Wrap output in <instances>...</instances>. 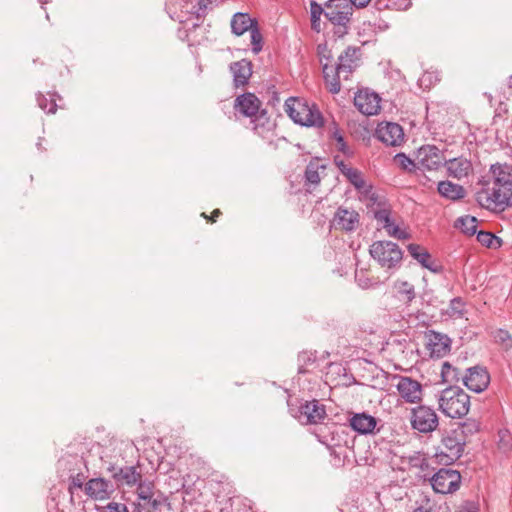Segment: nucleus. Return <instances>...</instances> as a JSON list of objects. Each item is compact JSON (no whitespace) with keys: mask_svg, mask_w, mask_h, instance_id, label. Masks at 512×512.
<instances>
[{"mask_svg":"<svg viewBox=\"0 0 512 512\" xmlns=\"http://www.w3.org/2000/svg\"><path fill=\"white\" fill-rule=\"evenodd\" d=\"M425 454L421 452H414L412 455L408 457V465L411 468H418L421 465L425 464Z\"/></svg>","mask_w":512,"mask_h":512,"instance_id":"nucleus-47","label":"nucleus"},{"mask_svg":"<svg viewBox=\"0 0 512 512\" xmlns=\"http://www.w3.org/2000/svg\"><path fill=\"white\" fill-rule=\"evenodd\" d=\"M135 486H137L138 501L161 493L160 491L155 490L153 482L148 480L143 481L141 479Z\"/></svg>","mask_w":512,"mask_h":512,"instance_id":"nucleus-36","label":"nucleus"},{"mask_svg":"<svg viewBox=\"0 0 512 512\" xmlns=\"http://www.w3.org/2000/svg\"><path fill=\"white\" fill-rule=\"evenodd\" d=\"M477 202L491 211H504L512 207V174L507 163L490 166L489 177L476 193Z\"/></svg>","mask_w":512,"mask_h":512,"instance_id":"nucleus-1","label":"nucleus"},{"mask_svg":"<svg viewBox=\"0 0 512 512\" xmlns=\"http://www.w3.org/2000/svg\"><path fill=\"white\" fill-rule=\"evenodd\" d=\"M493 337L496 343H499L505 351L512 350V336L504 329H497L493 333Z\"/></svg>","mask_w":512,"mask_h":512,"instance_id":"nucleus-39","label":"nucleus"},{"mask_svg":"<svg viewBox=\"0 0 512 512\" xmlns=\"http://www.w3.org/2000/svg\"><path fill=\"white\" fill-rule=\"evenodd\" d=\"M39 2H40V4H41V5H42V7H43L44 5H47L48 3H50V2H51V0H39Z\"/></svg>","mask_w":512,"mask_h":512,"instance_id":"nucleus-61","label":"nucleus"},{"mask_svg":"<svg viewBox=\"0 0 512 512\" xmlns=\"http://www.w3.org/2000/svg\"><path fill=\"white\" fill-rule=\"evenodd\" d=\"M331 138L336 141L337 149L340 152L347 156H350L352 154V151L345 142L342 131L340 130L338 124L335 121L332 122Z\"/></svg>","mask_w":512,"mask_h":512,"instance_id":"nucleus-34","label":"nucleus"},{"mask_svg":"<svg viewBox=\"0 0 512 512\" xmlns=\"http://www.w3.org/2000/svg\"><path fill=\"white\" fill-rule=\"evenodd\" d=\"M374 218L383 227L384 224H387L391 220L390 210H388V209L376 210V211H374Z\"/></svg>","mask_w":512,"mask_h":512,"instance_id":"nucleus-49","label":"nucleus"},{"mask_svg":"<svg viewBox=\"0 0 512 512\" xmlns=\"http://www.w3.org/2000/svg\"><path fill=\"white\" fill-rule=\"evenodd\" d=\"M230 71L233 74L234 86H245L252 75V63L247 59L232 62L230 64Z\"/></svg>","mask_w":512,"mask_h":512,"instance_id":"nucleus-24","label":"nucleus"},{"mask_svg":"<svg viewBox=\"0 0 512 512\" xmlns=\"http://www.w3.org/2000/svg\"><path fill=\"white\" fill-rule=\"evenodd\" d=\"M306 183L318 185L320 183V175L318 172V165L310 162L305 169Z\"/></svg>","mask_w":512,"mask_h":512,"instance_id":"nucleus-45","label":"nucleus"},{"mask_svg":"<svg viewBox=\"0 0 512 512\" xmlns=\"http://www.w3.org/2000/svg\"><path fill=\"white\" fill-rule=\"evenodd\" d=\"M375 136L379 141L387 146H399L404 140L402 127L393 122L378 124Z\"/></svg>","mask_w":512,"mask_h":512,"instance_id":"nucleus-18","label":"nucleus"},{"mask_svg":"<svg viewBox=\"0 0 512 512\" xmlns=\"http://www.w3.org/2000/svg\"><path fill=\"white\" fill-rule=\"evenodd\" d=\"M84 485V476L81 473H78L75 476H71L69 479L68 492L71 496L74 494L75 489H81Z\"/></svg>","mask_w":512,"mask_h":512,"instance_id":"nucleus-46","label":"nucleus"},{"mask_svg":"<svg viewBox=\"0 0 512 512\" xmlns=\"http://www.w3.org/2000/svg\"><path fill=\"white\" fill-rule=\"evenodd\" d=\"M439 409L450 418H462L470 409V396L459 386L450 385L440 392Z\"/></svg>","mask_w":512,"mask_h":512,"instance_id":"nucleus-4","label":"nucleus"},{"mask_svg":"<svg viewBox=\"0 0 512 512\" xmlns=\"http://www.w3.org/2000/svg\"><path fill=\"white\" fill-rule=\"evenodd\" d=\"M360 222L359 213L347 207L340 206L337 208L332 220L330 228L345 232H352L357 229Z\"/></svg>","mask_w":512,"mask_h":512,"instance_id":"nucleus-12","label":"nucleus"},{"mask_svg":"<svg viewBox=\"0 0 512 512\" xmlns=\"http://www.w3.org/2000/svg\"><path fill=\"white\" fill-rule=\"evenodd\" d=\"M424 480H428L434 492L439 494H452L461 485V474L451 468H440L433 474H425Z\"/></svg>","mask_w":512,"mask_h":512,"instance_id":"nucleus-8","label":"nucleus"},{"mask_svg":"<svg viewBox=\"0 0 512 512\" xmlns=\"http://www.w3.org/2000/svg\"><path fill=\"white\" fill-rule=\"evenodd\" d=\"M497 447L504 454L512 451V434L509 430L501 429L498 431Z\"/></svg>","mask_w":512,"mask_h":512,"instance_id":"nucleus-37","label":"nucleus"},{"mask_svg":"<svg viewBox=\"0 0 512 512\" xmlns=\"http://www.w3.org/2000/svg\"><path fill=\"white\" fill-rule=\"evenodd\" d=\"M419 165L427 170H437L445 161L443 152L435 145H423L417 150Z\"/></svg>","mask_w":512,"mask_h":512,"instance_id":"nucleus-14","label":"nucleus"},{"mask_svg":"<svg viewBox=\"0 0 512 512\" xmlns=\"http://www.w3.org/2000/svg\"><path fill=\"white\" fill-rule=\"evenodd\" d=\"M432 462H436L434 457L432 459H428L427 457H425V464L421 465L420 467L417 468V469H420L423 472L422 477L425 474H428V473L433 474L434 472H436L435 468L431 467V463Z\"/></svg>","mask_w":512,"mask_h":512,"instance_id":"nucleus-52","label":"nucleus"},{"mask_svg":"<svg viewBox=\"0 0 512 512\" xmlns=\"http://www.w3.org/2000/svg\"><path fill=\"white\" fill-rule=\"evenodd\" d=\"M477 241L487 248H499L502 241L499 237L488 231H477Z\"/></svg>","mask_w":512,"mask_h":512,"instance_id":"nucleus-35","label":"nucleus"},{"mask_svg":"<svg viewBox=\"0 0 512 512\" xmlns=\"http://www.w3.org/2000/svg\"><path fill=\"white\" fill-rule=\"evenodd\" d=\"M334 163L338 167L342 175H344L347 172V170L351 168L347 164H345V162L339 156L334 157Z\"/></svg>","mask_w":512,"mask_h":512,"instance_id":"nucleus-53","label":"nucleus"},{"mask_svg":"<svg viewBox=\"0 0 512 512\" xmlns=\"http://www.w3.org/2000/svg\"><path fill=\"white\" fill-rule=\"evenodd\" d=\"M316 437L327 448L343 449L348 446V433L344 428L334 424L331 427H325L324 430L321 429Z\"/></svg>","mask_w":512,"mask_h":512,"instance_id":"nucleus-13","label":"nucleus"},{"mask_svg":"<svg viewBox=\"0 0 512 512\" xmlns=\"http://www.w3.org/2000/svg\"><path fill=\"white\" fill-rule=\"evenodd\" d=\"M219 215H221V211L219 209H215L213 212H212V215L211 217H208L205 213H202V216L208 220H210L211 222H215L216 221V217H218Z\"/></svg>","mask_w":512,"mask_h":512,"instance_id":"nucleus-57","label":"nucleus"},{"mask_svg":"<svg viewBox=\"0 0 512 512\" xmlns=\"http://www.w3.org/2000/svg\"><path fill=\"white\" fill-rule=\"evenodd\" d=\"M285 110L296 124L306 127H322L324 125L323 116L317 105L304 99L293 97L287 99Z\"/></svg>","mask_w":512,"mask_h":512,"instance_id":"nucleus-5","label":"nucleus"},{"mask_svg":"<svg viewBox=\"0 0 512 512\" xmlns=\"http://www.w3.org/2000/svg\"><path fill=\"white\" fill-rule=\"evenodd\" d=\"M359 53V48L349 46L339 55L336 67L328 63L323 64V77L330 93H339L341 81L349 80L352 73L359 66Z\"/></svg>","mask_w":512,"mask_h":512,"instance_id":"nucleus-3","label":"nucleus"},{"mask_svg":"<svg viewBox=\"0 0 512 512\" xmlns=\"http://www.w3.org/2000/svg\"><path fill=\"white\" fill-rule=\"evenodd\" d=\"M261 107L262 102L251 92L238 95L233 105L235 114L239 113L242 117L250 118L253 131L262 138H266L275 124L270 120L267 111Z\"/></svg>","mask_w":512,"mask_h":512,"instance_id":"nucleus-2","label":"nucleus"},{"mask_svg":"<svg viewBox=\"0 0 512 512\" xmlns=\"http://www.w3.org/2000/svg\"><path fill=\"white\" fill-rule=\"evenodd\" d=\"M508 86L509 88H512V76L509 77Z\"/></svg>","mask_w":512,"mask_h":512,"instance_id":"nucleus-62","label":"nucleus"},{"mask_svg":"<svg viewBox=\"0 0 512 512\" xmlns=\"http://www.w3.org/2000/svg\"><path fill=\"white\" fill-rule=\"evenodd\" d=\"M484 96L487 98L490 105L493 104V96L490 93H484Z\"/></svg>","mask_w":512,"mask_h":512,"instance_id":"nucleus-58","label":"nucleus"},{"mask_svg":"<svg viewBox=\"0 0 512 512\" xmlns=\"http://www.w3.org/2000/svg\"><path fill=\"white\" fill-rule=\"evenodd\" d=\"M212 0H198L196 7V15L197 17H203L206 15L208 8L212 5Z\"/></svg>","mask_w":512,"mask_h":512,"instance_id":"nucleus-51","label":"nucleus"},{"mask_svg":"<svg viewBox=\"0 0 512 512\" xmlns=\"http://www.w3.org/2000/svg\"><path fill=\"white\" fill-rule=\"evenodd\" d=\"M354 8L348 0H328L325 18L334 26V34L342 37L349 31Z\"/></svg>","mask_w":512,"mask_h":512,"instance_id":"nucleus-6","label":"nucleus"},{"mask_svg":"<svg viewBox=\"0 0 512 512\" xmlns=\"http://www.w3.org/2000/svg\"><path fill=\"white\" fill-rule=\"evenodd\" d=\"M437 191L441 197L450 201H459L466 196V190L462 185L449 180L440 181L437 185Z\"/></svg>","mask_w":512,"mask_h":512,"instance_id":"nucleus-25","label":"nucleus"},{"mask_svg":"<svg viewBox=\"0 0 512 512\" xmlns=\"http://www.w3.org/2000/svg\"><path fill=\"white\" fill-rule=\"evenodd\" d=\"M112 472V478L116 482V486H135L142 478L139 466H124L120 468L112 467L109 469Z\"/></svg>","mask_w":512,"mask_h":512,"instance_id":"nucleus-21","label":"nucleus"},{"mask_svg":"<svg viewBox=\"0 0 512 512\" xmlns=\"http://www.w3.org/2000/svg\"><path fill=\"white\" fill-rule=\"evenodd\" d=\"M359 285H360L361 287H363V288H367V287H369V284H368V282H367L366 280H363V282H362V280H361V279H359Z\"/></svg>","mask_w":512,"mask_h":512,"instance_id":"nucleus-59","label":"nucleus"},{"mask_svg":"<svg viewBox=\"0 0 512 512\" xmlns=\"http://www.w3.org/2000/svg\"><path fill=\"white\" fill-rule=\"evenodd\" d=\"M369 253L382 268L386 269H394L400 266L403 258L402 250L392 241L373 242Z\"/></svg>","mask_w":512,"mask_h":512,"instance_id":"nucleus-7","label":"nucleus"},{"mask_svg":"<svg viewBox=\"0 0 512 512\" xmlns=\"http://www.w3.org/2000/svg\"><path fill=\"white\" fill-rule=\"evenodd\" d=\"M351 428L359 434L368 435L375 432L378 419L365 412L355 413L349 419Z\"/></svg>","mask_w":512,"mask_h":512,"instance_id":"nucleus-22","label":"nucleus"},{"mask_svg":"<svg viewBox=\"0 0 512 512\" xmlns=\"http://www.w3.org/2000/svg\"><path fill=\"white\" fill-rule=\"evenodd\" d=\"M443 165L446 167L449 176L459 180L467 177L473 171L471 161L463 156L449 160L445 158Z\"/></svg>","mask_w":512,"mask_h":512,"instance_id":"nucleus-23","label":"nucleus"},{"mask_svg":"<svg viewBox=\"0 0 512 512\" xmlns=\"http://www.w3.org/2000/svg\"><path fill=\"white\" fill-rule=\"evenodd\" d=\"M116 486L102 477L92 478L85 483V494L93 500H106L114 493Z\"/></svg>","mask_w":512,"mask_h":512,"instance_id":"nucleus-16","label":"nucleus"},{"mask_svg":"<svg viewBox=\"0 0 512 512\" xmlns=\"http://www.w3.org/2000/svg\"><path fill=\"white\" fill-rule=\"evenodd\" d=\"M463 384L475 393L485 391L490 384V373L483 365H475L465 370L462 377Z\"/></svg>","mask_w":512,"mask_h":512,"instance_id":"nucleus-11","label":"nucleus"},{"mask_svg":"<svg viewBox=\"0 0 512 512\" xmlns=\"http://www.w3.org/2000/svg\"><path fill=\"white\" fill-rule=\"evenodd\" d=\"M395 160L405 170H412V168L415 167V163L409 157H407L404 153H398L395 156Z\"/></svg>","mask_w":512,"mask_h":512,"instance_id":"nucleus-48","label":"nucleus"},{"mask_svg":"<svg viewBox=\"0 0 512 512\" xmlns=\"http://www.w3.org/2000/svg\"><path fill=\"white\" fill-rule=\"evenodd\" d=\"M298 420L304 424H316L326 417V409L318 400L306 401L299 407Z\"/></svg>","mask_w":512,"mask_h":512,"instance_id":"nucleus-19","label":"nucleus"},{"mask_svg":"<svg viewBox=\"0 0 512 512\" xmlns=\"http://www.w3.org/2000/svg\"><path fill=\"white\" fill-rule=\"evenodd\" d=\"M414 512H431L429 509H425L423 507H418L414 510Z\"/></svg>","mask_w":512,"mask_h":512,"instance_id":"nucleus-60","label":"nucleus"},{"mask_svg":"<svg viewBox=\"0 0 512 512\" xmlns=\"http://www.w3.org/2000/svg\"><path fill=\"white\" fill-rule=\"evenodd\" d=\"M465 438L459 430H452L442 438L443 450L434 455L437 464L450 465L458 460L464 450Z\"/></svg>","mask_w":512,"mask_h":512,"instance_id":"nucleus-9","label":"nucleus"},{"mask_svg":"<svg viewBox=\"0 0 512 512\" xmlns=\"http://www.w3.org/2000/svg\"><path fill=\"white\" fill-rule=\"evenodd\" d=\"M510 168H511V174H512V164L510 165Z\"/></svg>","mask_w":512,"mask_h":512,"instance_id":"nucleus-63","label":"nucleus"},{"mask_svg":"<svg viewBox=\"0 0 512 512\" xmlns=\"http://www.w3.org/2000/svg\"><path fill=\"white\" fill-rule=\"evenodd\" d=\"M57 98H61L57 93H48V97L40 92L36 94L38 106L49 114H54L57 111Z\"/></svg>","mask_w":512,"mask_h":512,"instance_id":"nucleus-29","label":"nucleus"},{"mask_svg":"<svg viewBox=\"0 0 512 512\" xmlns=\"http://www.w3.org/2000/svg\"><path fill=\"white\" fill-rule=\"evenodd\" d=\"M351 3V6L354 8H364L366 7L370 0H348Z\"/></svg>","mask_w":512,"mask_h":512,"instance_id":"nucleus-55","label":"nucleus"},{"mask_svg":"<svg viewBox=\"0 0 512 512\" xmlns=\"http://www.w3.org/2000/svg\"><path fill=\"white\" fill-rule=\"evenodd\" d=\"M382 228L385 229L387 234L391 237L400 240L409 238V234L405 230L399 228V226L396 225L392 219L387 224H384Z\"/></svg>","mask_w":512,"mask_h":512,"instance_id":"nucleus-41","label":"nucleus"},{"mask_svg":"<svg viewBox=\"0 0 512 512\" xmlns=\"http://www.w3.org/2000/svg\"><path fill=\"white\" fill-rule=\"evenodd\" d=\"M479 422L474 419H467L465 422L461 423L459 428L460 435L462 437H466L468 435H473L479 431Z\"/></svg>","mask_w":512,"mask_h":512,"instance_id":"nucleus-43","label":"nucleus"},{"mask_svg":"<svg viewBox=\"0 0 512 512\" xmlns=\"http://www.w3.org/2000/svg\"><path fill=\"white\" fill-rule=\"evenodd\" d=\"M257 24V21L252 19L249 14L238 12L232 17L231 30L233 34L241 36L245 32L250 31Z\"/></svg>","mask_w":512,"mask_h":512,"instance_id":"nucleus-27","label":"nucleus"},{"mask_svg":"<svg viewBox=\"0 0 512 512\" xmlns=\"http://www.w3.org/2000/svg\"><path fill=\"white\" fill-rule=\"evenodd\" d=\"M441 377L445 383H457L462 380L463 374L460 369L451 365L449 362H444L441 369Z\"/></svg>","mask_w":512,"mask_h":512,"instance_id":"nucleus-32","label":"nucleus"},{"mask_svg":"<svg viewBox=\"0 0 512 512\" xmlns=\"http://www.w3.org/2000/svg\"><path fill=\"white\" fill-rule=\"evenodd\" d=\"M410 424L412 429L421 434L435 431L439 426V417L434 408L428 405H418L411 409Z\"/></svg>","mask_w":512,"mask_h":512,"instance_id":"nucleus-10","label":"nucleus"},{"mask_svg":"<svg viewBox=\"0 0 512 512\" xmlns=\"http://www.w3.org/2000/svg\"><path fill=\"white\" fill-rule=\"evenodd\" d=\"M326 4L322 7L316 1H311L310 3V14H311V24L312 28L319 31L317 26L319 25L320 17L323 14L325 16Z\"/></svg>","mask_w":512,"mask_h":512,"instance_id":"nucleus-40","label":"nucleus"},{"mask_svg":"<svg viewBox=\"0 0 512 512\" xmlns=\"http://www.w3.org/2000/svg\"><path fill=\"white\" fill-rule=\"evenodd\" d=\"M465 302L461 297H455L450 300L448 315L450 317H461L464 314Z\"/></svg>","mask_w":512,"mask_h":512,"instance_id":"nucleus-42","label":"nucleus"},{"mask_svg":"<svg viewBox=\"0 0 512 512\" xmlns=\"http://www.w3.org/2000/svg\"><path fill=\"white\" fill-rule=\"evenodd\" d=\"M380 96L369 89H360L354 97V105L364 115H376L380 111Z\"/></svg>","mask_w":512,"mask_h":512,"instance_id":"nucleus-15","label":"nucleus"},{"mask_svg":"<svg viewBox=\"0 0 512 512\" xmlns=\"http://www.w3.org/2000/svg\"><path fill=\"white\" fill-rule=\"evenodd\" d=\"M167 499L162 493L156 494L150 498L139 500L136 504L137 512H158L165 505Z\"/></svg>","mask_w":512,"mask_h":512,"instance_id":"nucleus-28","label":"nucleus"},{"mask_svg":"<svg viewBox=\"0 0 512 512\" xmlns=\"http://www.w3.org/2000/svg\"><path fill=\"white\" fill-rule=\"evenodd\" d=\"M410 256L415 259L423 268L438 274L443 271V266L433 259L431 254L423 246L411 243L407 246Z\"/></svg>","mask_w":512,"mask_h":512,"instance_id":"nucleus-20","label":"nucleus"},{"mask_svg":"<svg viewBox=\"0 0 512 512\" xmlns=\"http://www.w3.org/2000/svg\"><path fill=\"white\" fill-rule=\"evenodd\" d=\"M458 512H478V509L473 503L467 502L460 507Z\"/></svg>","mask_w":512,"mask_h":512,"instance_id":"nucleus-54","label":"nucleus"},{"mask_svg":"<svg viewBox=\"0 0 512 512\" xmlns=\"http://www.w3.org/2000/svg\"><path fill=\"white\" fill-rule=\"evenodd\" d=\"M101 512H128L125 504L110 502L106 506L102 507Z\"/></svg>","mask_w":512,"mask_h":512,"instance_id":"nucleus-50","label":"nucleus"},{"mask_svg":"<svg viewBox=\"0 0 512 512\" xmlns=\"http://www.w3.org/2000/svg\"><path fill=\"white\" fill-rule=\"evenodd\" d=\"M427 338V345L431 350L432 354L440 356L449 351L450 339L446 335L430 330L427 333Z\"/></svg>","mask_w":512,"mask_h":512,"instance_id":"nucleus-26","label":"nucleus"},{"mask_svg":"<svg viewBox=\"0 0 512 512\" xmlns=\"http://www.w3.org/2000/svg\"><path fill=\"white\" fill-rule=\"evenodd\" d=\"M478 220L474 216L465 215L455 221V227L467 236H473L477 232Z\"/></svg>","mask_w":512,"mask_h":512,"instance_id":"nucleus-30","label":"nucleus"},{"mask_svg":"<svg viewBox=\"0 0 512 512\" xmlns=\"http://www.w3.org/2000/svg\"><path fill=\"white\" fill-rule=\"evenodd\" d=\"M252 51L255 54H258L263 47V37L259 30L258 24L254 26L250 31Z\"/></svg>","mask_w":512,"mask_h":512,"instance_id":"nucleus-44","label":"nucleus"},{"mask_svg":"<svg viewBox=\"0 0 512 512\" xmlns=\"http://www.w3.org/2000/svg\"><path fill=\"white\" fill-rule=\"evenodd\" d=\"M330 450V454L335 457L338 462H341L342 461V456L345 457L343 455V451L342 449H338V448H328Z\"/></svg>","mask_w":512,"mask_h":512,"instance_id":"nucleus-56","label":"nucleus"},{"mask_svg":"<svg viewBox=\"0 0 512 512\" xmlns=\"http://www.w3.org/2000/svg\"><path fill=\"white\" fill-rule=\"evenodd\" d=\"M396 388L400 396L407 403H419L423 397V389L420 382L411 377L398 376Z\"/></svg>","mask_w":512,"mask_h":512,"instance_id":"nucleus-17","label":"nucleus"},{"mask_svg":"<svg viewBox=\"0 0 512 512\" xmlns=\"http://www.w3.org/2000/svg\"><path fill=\"white\" fill-rule=\"evenodd\" d=\"M397 292L400 299L407 304L411 303L416 297L414 286L407 281L399 284Z\"/></svg>","mask_w":512,"mask_h":512,"instance_id":"nucleus-38","label":"nucleus"},{"mask_svg":"<svg viewBox=\"0 0 512 512\" xmlns=\"http://www.w3.org/2000/svg\"><path fill=\"white\" fill-rule=\"evenodd\" d=\"M343 176L359 191L369 192L372 188L371 186L366 187L362 172L356 168L351 167Z\"/></svg>","mask_w":512,"mask_h":512,"instance_id":"nucleus-31","label":"nucleus"},{"mask_svg":"<svg viewBox=\"0 0 512 512\" xmlns=\"http://www.w3.org/2000/svg\"><path fill=\"white\" fill-rule=\"evenodd\" d=\"M317 360V355L315 351H301L297 356L298 361V373L306 374L308 373V367L314 364Z\"/></svg>","mask_w":512,"mask_h":512,"instance_id":"nucleus-33","label":"nucleus"}]
</instances>
